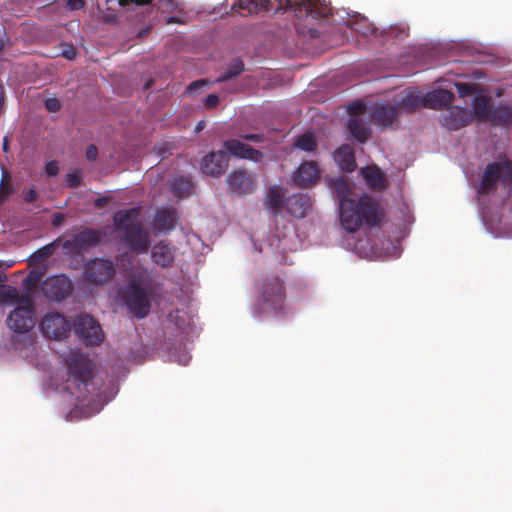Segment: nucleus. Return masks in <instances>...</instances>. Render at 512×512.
<instances>
[{
  "mask_svg": "<svg viewBox=\"0 0 512 512\" xmlns=\"http://www.w3.org/2000/svg\"><path fill=\"white\" fill-rule=\"evenodd\" d=\"M335 189L339 200L340 222L348 233L358 231L362 225H380L384 212L377 200L366 194L356 198L350 196L349 186L344 180L338 181Z\"/></svg>",
  "mask_w": 512,
  "mask_h": 512,
  "instance_id": "obj_1",
  "label": "nucleus"
},
{
  "mask_svg": "<svg viewBox=\"0 0 512 512\" xmlns=\"http://www.w3.org/2000/svg\"><path fill=\"white\" fill-rule=\"evenodd\" d=\"M286 299L284 280L274 274L265 275L257 284V301L254 312L258 316H279L284 313Z\"/></svg>",
  "mask_w": 512,
  "mask_h": 512,
  "instance_id": "obj_2",
  "label": "nucleus"
},
{
  "mask_svg": "<svg viewBox=\"0 0 512 512\" xmlns=\"http://www.w3.org/2000/svg\"><path fill=\"white\" fill-rule=\"evenodd\" d=\"M224 147L226 151L210 152L203 157L201 171L204 174L215 177L224 174L228 168V153L235 157L255 162H259L263 157L259 150L237 139L226 140Z\"/></svg>",
  "mask_w": 512,
  "mask_h": 512,
  "instance_id": "obj_3",
  "label": "nucleus"
},
{
  "mask_svg": "<svg viewBox=\"0 0 512 512\" xmlns=\"http://www.w3.org/2000/svg\"><path fill=\"white\" fill-rule=\"evenodd\" d=\"M139 216L138 208L118 210L114 213L113 221L117 231H123L122 241L132 251L142 254L149 249V234L141 223L136 222Z\"/></svg>",
  "mask_w": 512,
  "mask_h": 512,
  "instance_id": "obj_4",
  "label": "nucleus"
},
{
  "mask_svg": "<svg viewBox=\"0 0 512 512\" xmlns=\"http://www.w3.org/2000/svg\"><path fill=\"white\" fill-rule=\"evenodd\" d=\"M152 289L150 284H142L137 279H131L121 289V297L128 310L139 319L145 318L151 308L150 296Z\"/></svg>",
  "mask_w": 512,
  "mask_h": 512,
  "instance_id": "obj_5",
  "label": "nucleus"
},
{
  "mask_svg": "<svg viewBox=\"0 0 512 512\" xmlns=\"http://www.w3.org/2000/svg\"><path fill=\"white\" fill-rule=\"evenodd\" d=\"M68 370V382L72 383L78 393V397H86L88 385L93 379V364L87 355L79 351L71 352L66 358Z\"/></svg>",
  "mask_w": 512,
  "mask_h": 512,
  "instance_id": "obj_6",
  "label": "nucleus"
},
{
  "mask_svg": "<svg viewBox=\"0 0 512 512\" xmlns=\"http://www.w3.org/2000/svg\"><path fill=\"white\" fill-rule=\"evenodd\" d=\"M500 181H512V160L508 158L486 165L477 189L478 194L491 195L495 193Z\"/></svg>",
  "mask_w": 512,
  "mask_h": 512,
  "instance_id": "obj_7",
  "label": "nucleus"
},
{
  "mask_svg": "<svg viewBox=\"0 0 512 512\" xmlns=\"http://www.w3.org/2000/svg\"><path fill=\"white\" fill-rule=\"evenodd\" d=\"M116 275V265L110 259L95 257L83 265L82 281L86 284L103 286L110 283Z\"/></svg>",
  "mask_w": 512,
  "mask_h": 512,
  "instance_id": "obj_8",
  "label": "nucleus"
},
{
  "mask_svg": "<svg viewBox=\"0 0 512 512\" xmlns=\"http://www.w3.org/2000/svg\"><path fill=\"white\" fill-rule=\"evenodd\" d=\"M294 12L297 18H323L331 13V8L322 3L320 0H279L275 13L284 12L286 10Z\"/></svg>",
  "mask_w": 512,
  "mask_h": 512,
  "instance_id": "obj_9",
  "label": "nucleus"
},
{
  "mask_svg": "<svg viewBox=\"0 0 512 512\" xmlns=\"http://www.w3.org/2000/svg\"><path fill=\"white\" fill-rule=\"evenodd\" d=\"M74 331L86 346H99L105 338L99 322L88 314L76 317Z\"/></svg>",
  "mask_w": 512,
  "mask_h": 512,
  "instance_id": "obj_10",
  "label": "nucleus"
},
{
  "mask_svg": "<svg viewBox=\"0 0 512 512\" xmlns=\"http://www.w3.org/2000/svg\"><path fill=\"white\" fill-rule=\"evenodd\" d=\"M35 308L33 300L23 299L22 304L15 307L7 318L8 327L16 333H26L30 331L36 322Z\"/></svg>",
  "mask_w": 512,
  "mask_h": 512,
  "instance_id": "obj_11",
  "label": "nucleus"
},
{
  "mask_svg": "<svg viewBox=\"0 0 512 512\" xmlns=\"http://www.w3.org/2000/svg\"><path fill=\"white\" fill-rule=\"evenodd\" d=\"M102 237L103 234L100 230L84 228L65 240L63 242V249L69 254L80 255L98 246Z\"/></svg>",
  "mask_w": 512,
  "mask_h": 512,
  "instance_id": "obj_12",
  "label": "nucleus"
},
{
  "mask_svg": "<svg viewBox=\"0 0 512 512\" xmlns=\"http://www.w3.org/2000/svg\"><path fill=\"white\" fill-rule=\"evenodd\" d=\"M493 106L490 97L486 95H476L472 104L473 114L470 110L462 108L457 109L454 115L456 118L460 119L463 125H468L473 116L479 120H489Z\"/></svg>",
  "mask_w": 512,
  "mask_h": 512,
  "instance_id": "obj_13",
  "label": "nucleus"
},
{
  "mask_svg": "<svg viewBox=\"0 0 512 512\" xmlns=\"http://www.w3.org/2000/svg\"><path fill=\"white\" fill-rule=\"evenodd\" d=\"M73 290L71 280L61 274L48 277L42 284L44 295L50 300L62 301L67 298Z\"/></svg>",
  "mask_w": 512,
  "mask_h": 512,
  "instance_id": "obj_14",
  "label": "nucleus"
},
{
  "mask_svg": "<svg viewBox=\"0 0 512 512\" xmlns=\"http://www.w3.org/2000/svg\"><path fill=\"white\" fill-rule=\"evenodd\" d=\"M41 330L48 338L63 339L70 331V324L60 313H47L41 321Z\"/></svg>",
  "mask_w": 512,
  "mask_h": 512,
  "instance_id": "obj_15",
  "label": "nucleus"
},
{
  "mask_svg": "<svg viewBox=\"0 0 512 512\" xmlns=\"http://www.w3.org/2000/svg\"><path fill=\"white\" fill-rule=\"evenodd\" d=\"M227 183L231 192L238 195L250 194L255 190V178L244 169L232 171L227 177Z\"/></svg>",
  "mask_w": 512,
  "mask_h": 512,
  "instance_id": "obj_16",
  "label": "nucleus"
},
{
  "mask_svg": "<svg viewBox=\"0 0 512 512\" xmlns=\"http://www.w3.org/2000/svg\"><path fill=\"white\" fill-rule=\"evenodd\" d=\"M371 123L387 128L391 126L398 115V108L388 103H377L368 112Z\"/></svg>",
  "mask_w": 512,
  "mask_h": 512,
  "instance_id": "obj_17",
  "label": "nucleus"
},
{
  "mask_svg": "<svg viewBox=\"0 0 512 512\" xmlns=\"http://www.w3.org/2000/svg\"><path fill=\"white\" fill-rule=\"evenodd\" d=\"M319 178L318 165L314 161L302 163L293 173L292 181L300 188H309Z\"/></svg>",
  "mask_w": 512,
  "mask_h": 512,
  "instance_id": "obj_18",
  "label": "nucleus"
},
{
  "mask_svg": "<svg viewBox=\"0 0 512 512\" xmlns=\"http://www.w3.org/2000/svg\"><path fill=\"white\" fill-rule=\"evenodd\" d=\"M265 206L266 209L271 212L275 222H277L278 217L283 216L285 199L283 198V190L279 185H271L268 187L265 196Z\"/></svg>",
  "mask_w": 512,
  "mask_h": 512,
  "instance_id": "obj_19",
  "label": "nucleus"
},
{
  "mask_svg": "<svg viewBox=\"0 0 512 512\" xmlns=\"http://www.w3.org/2000/svg\"><path fill=\"white\" fill-rule=\"evenodd\" d=\"M309 208L310 198L306 194L297 193L285 199V210L293 217H305Z\"/></svg>",
  "mask_w": 512,
  "mask_h": 512,
  "instance_id": "obj_20",
  "label": "nucleus"
},
{
  "mask_svg": "<svg viewBox=\"0 0 512 512\" xmlns=\"http://www.w3.org/2000/svg\"><path fill=\"white\" fill-rule=\"evenodd\" d=\"M333 159L343 172L351 173L356 167L354 150L349 144H343L336 149Z\"/></svg>",
  "mask_w": 512,
  "mask_h": 512,
  "instance_id": "obj_21",
  "label": "nucleus"
},
{
  "mask_svg": "<svg viewBox=\"0 0 512 512\" xmlns=\"http://www.w3.org/2000/svg\"><path fill=\"white\" fill-rule=\"evenodd\" d=\"M178 215L175 209H159L153 219V227L159 232L172 231L177 223Z\"/></svg>",
  "mask_w": 512,
  "mask_h": 512,
  "instance_id": "obj_22",
  "label": "nucleus"
},
{
  "mask_svg": "<svg viewBox=\"0 0 512 512\" xmlns=\"http://www.w3.org/2000/svg\"><path fill=\"white\" fill-rule=\"evenodd\" d=\"M151 257L157 265L166 268L174 261V250L165 241H160L153 247Z\"/></svg>",
  "mask_w": 512,
  "mask_h": 512,
  "instance_id": "obj_23",
  "label": "nucleus"
},
{
  "mask_svg": "<svg viewBox=\"0 0 512 512\" xmlns=\"http://www.w3.org/2000/svg\"><path fill=\"white\" fill-rule=\"evenodd\" d=\"M348 113L349 119L345 128H365L363 117L367 114V106L363 101L357 100L351 103L348 106Z\"/></svg>",
  "mask_w": 512,
  "mask_h": 512,
  "instance_id": "obj_24",
  "label": "nucleus"
},
{
  "mask_svg": "<svg viewBox=\"0 0 512 512\" xmlns=\"http://www.w3.org/2000/svg\"><path fill=\"white\" fill-rule=\"evenodd\" d=\"M453 94L446 89H436L428 92L425 97V107L439 109L451 102Z\"/></svg>",
  "mask_w": 512,
  "mask_h": 512,
  "instance_id": "obj_25",
  "label": "nucleus"
},
{
  "mask_svg": "<svg viewBox=\"0 0 512 512\" xmlns=\"http://www.w3.org/2000/svg\"><path fill=\"white\" fill-rule=\"evenodd\" d=\"M362 176L372 189L383 190L386 188V180L379 167L367 166L363 168Z\"/></svg>",
  "mask_w": 512,
  "mask_h": 512,
  "instance_id": "obj_26",
  "label": "nucleus"
},
{
  "mask_svg": "<svg viewBox=\"0 0 512 512\" xmlns=\"http://www.w3.org/2000/svg\"><path fill=\"white\" fill-rule=\"evenodd\" d=\"M346 25L353 31L364 36L373 34L375 31L373 24L368 20V18L361 16L360 14L349 15Z\"/></svg>",
  "mask_w": 512,
  "mask_h": 512,
  "instance_id": "obj_27",
  "label": "nucleus"
},
{
  "mask_svg": "<svg viewBox=\"0 0 512 512\" xmlns=\"http://www.w3.org/2000/svg\"><path fill=\"white\" fill-rule=\"evenodd\" d=\"M23 299H31L29 294H19L16 287L10 285H0V304H22Z\"/></svg>",
  "mask_w": 512,
  "mask_h": 512,
  "instance_id": "obj_28",
  "label": "nucleus"
},
{
  "mask_svg": "<svg viewBox=\"0 0 512 512\" xmlns=\"http://www.w3.org/2000/svg\"><path fill=\"white\" fill-rule=\"evenodd\" d=\"M271 6L270 0H238L232 5L234 11L247 10L248 13L268 11Z\"/></svg>",
  "mask_w": 512,
  "mask_h": 512,
  "instance_id": "obj_29",
  "label": "nucleus"
},
{
  "mask_svg": "<svg viewBox=\"0 0 512 512\" xmlns=\"http://www.w3.org/2000/svg\"><path fill=\"white\" fill-rule=\"evenodd\" d=\"M170 189L174 196L182 199L192 194L193 185L189 179L180 177L173 180Z\"/></svg>",
  "mask_w": 512,
  "mask_h": 512,
  "instance_id": "obj_30",
  "label": "nucleus"
},
{
  "mask_svg": "<svg viewBox=\"0 0 512 512\" xmlns=\"http://www.w3.org/2000/svg\"><path fill=\"white\" fill-rule=\"evenodd\" d=\"M489 121L503 125L512 124V108L503 105L493 106Z\"/></svg>",
  "mask_w": 512,
  "mask_h": 512,
  "instance_id": "obj_31",
  "label": "nucleus"
},
{
  "mask_svg": "<svg viewBox=\"0 0 512 512\" xmlns=\"http://www.w3.org/2000/svg\"><path fill=\"white\" fill-rule=\"evenodd\" d=\"M420 106H425L424 97H420L413 93H407L399 101V108L407 112L415 111Z\"/></svg>",
  "mask_w": 512,
  "mask_h": 512,
  "instance_id": "obj_32",
  "label": "nucleus"
},
{
  "mask_svg": "<svg viewBox=\"0 0 512 512\" xmlns=\"http://www.w3.org/2000/svg\"><path fill=\"white\" fill-rule=\"evenodd\" d=\"M244 71V64L240 59L233 61L226 71L218 77V82L228 81L234 77H237Z\"/></svg>",
  "mask_w": 512,
  "mask_h": 512,
  "instance_id": "obj_33",
  "label": "nucleus"
},
{
  "mask_svg": "<svg viewBox=\"0 0 512 512\" xmlns=\"http://www.w3.org/2000/svg\"><path fill=\"white\" fill-rule=\"evenodd\" d=\"M295 147L306 152H312L317 148V142L311 133H305L296 139Z\"/></svg>",
  "mask_w": 512,
  "mask_h": 512,
  "instance_id": "obj_34",
  "label": "nucleus"
},
{
  "mask_svg": "<svg viewBox=\"0 0 512 512\" xmlns=\"http://www.w3.org/2000/svg\"><path fill=\"white\" fill-rule=\"evenodd\" d=\"M54 246L53 244H48L43 246L34 252L31 256L35 261H42L49 258L53 254Z\"/></svg>",
  "mask_w": 512,
  "mask_h": 512,
  "instance_id": "obj_35",
  "label": "nucleus"
},
{
  "mask_svg": "<svg viewBox=\"0 0 512 512\" xmlns=\"http://www.w3.org/2000/svg\"><path fill=\"white\" fill-rule=\"evenodd\" d=\"M456 89L460 97H467L472 95L476 91V84L472 83H457Z\"/></svg>",
  "mask_w": 512,
  "mask_h": 512,
  "instance_id": "obj_36",
  "label": "nucleus"
},
{
  "mask_svg": "<svg viewBox=\"0 0 512 512\" xmlns=\"http://www.w3.org/2000/svg\"><path fill=\"white\" fill-rule=\"evenodd\" d=\"M161 12H173L177 8L176 0H158L154 5Z\"/></svg>",
  "mask_w": 512,
  "mask_h": 512,
  "instance_id": "obj_37",
  "label": "nucleus"
},
{
  "mask_svg": "<svg viewBox=\"0 0 512 512\" xmlns=\"http://www.w3.org/2000/svg\"><path fill=\"white\" fill-rule=\"evenodd\" d=\"M353 138H355L359 143H365L367 140L371 138V130H350Z\"/></svg>",
  "mask_w": 512,
  "mask_h": 512,
  "instance_id": "obj_38",
  "label": "nucleus"
},
{
  "mask_svg": "<svg viewBox=\"0 0 512 512\" xmlns=\"http://www.w3.org/2000/svg\"><path fill=\"white\" fill-rule=\"evenodd\" d=\"M45 108L49 112H57L61 108V102L56 97L48 98L45 100Z\"/></svg>",
  "mask_w": 512,
  "mask_h": 512,
  "instance_id": "obj_39",
  "label": "nucleus"
},
{
  "mask_svg": "<svg viewBox=\"0 0 512 512\" xmlns=\"http://www.w3.org/2000/svg\"><path fill=\"white\" fill-rule=\"evenodd\" d=\"M131 4L136 6L150 5L152 0H118V5L121 7H129Z\"/></svg>",
  "mask_w": 512,
  "mask_h": 512,
  "instance_id": "obj_40",
  "label": "nucleus"
},
{
  "mask_svg": "<svg viewBox=\"0 0 512 512\" xmlns=\"http://www.w3.org/2000/svg\"><path fill=\"white\" fill-rule=\"evenodd\" d=\"M67 185L71 188H77L81 184V177L77 173H68L66 175Z\"/></svg>",
  "mask_w": 512,
  "mask_h": 512,
  "instance_id": "obj_41",
  "label": "nucleus"
},
{
  "mask_svg": "<svg viewBox=\"0 0 512 512\" xmlns=\"http://www.w3.org/2000/svg\"><path fill=\"white\" fill-rule=\"evenodd\" d=\"M61 54L64 58L68 60H74L77 56L76 49L72 44H65Z\"/></svg>",
  "mask_w": 512,
  "mask_h": 512,
  "instance_id": "obj_42",
  "label": "nucleus"
},
{
  "mask_svg": "<svg viewBox=\"0 0 512 512\" xmlns=\"http://www.w3.org/2000/svg\"><path fill=\"white\" fill-rule=\"evenodd\" d=\"M85 5V0H66V7L71 11L83 9Z\"/></svg>",
  "mask_w": 512,
  "mask_h": 512,
  "instance_id": "obj_43",
  "label": "nucleus"
},
{
  "mask_svg": "<svg viewBox=\"0 0 512 512\" xmlns=\"http://www.w3.org/2000/svg\"><path fill=\"white\" fill-rule=\"evenodd\" d=\"M45 172L49 176H56L59 172V167L56 161L52 160L46 163Z\"/></svg>",
  "mask_w": 512,
  "mask_h": 512,
  "instance_id": "obj_44",
  "label": "nucleus"
},
{
  "mask_svg": "<svg viewBox=\"0 0 512 512\" xmlns=\"http://www.w3.org/2000/svg\"><path fill=\"white\" fill-rule=\"evenodd\" d=\"M219 102V97L217 94H209L206 96L204 100V105L206 108H214Z\"/></svg>",
  "mask_w": 512,
  "mask_h": 512,
  "instance_id": "obj_45",
  "label": "nucleus"
},
{
  "mask_svg": "<svg viewBox=\"0 0 512 512\" xmlns=\"http://www.w3.org/2000/svg\"><path fill=\"white\" fill-rule=\"evenodd\" d=\"M98 155V149L94 144L89 145L86 148L85 156L89 161H95Z\"/></svg>",
  "mask_w": 512,
  "mask_h": 512,
  "instance_id": "obj_46",
  "label": "nucleus"
},
{
  "mask_svg": "<svg viewBox=\"0 0 512 512\" xmlns=\"http://www.w3.org/2000/svg\"><path fill=\"white\" fill-rule=\"evenodd\" d=\"M37 197V191L33 188H30L24 193L23 200L27 203H33L37 200Z\"/></svg>",
  "mask_w": 512,
  "mask_h": 512,
  "instance_id": "obj_47",
  "label": "nucleus"
},
{
  "mask_svg": "<svg viewBox=\"0 0 512 512\" xmlns=\"http://www.w3.org/2000/svg\"><path fill=\"white\" fill-rule=\"evenodd\" d=\"M204 85H206V82L204 80H196L188 85L187 90L192 93L197 89L203 87Z\"/></svg>",
  "mask_w": 512,
  "mask_h": 512,
  "instance_id": "obj_48",
  "label": "nucleus"
},
{
  "mask_svg": "<svg viewBox=\"0 0 512 512\" xmlns=\"http://www.w3.org/2000/svg\"><path fill=\"white\" fill-rule=\"evenodd\" d=\"M5 104V89L3 84L0 82V112L2 111Z\"/></svg>",
  "mask_w": 512,
  "mask_h": 512,
  "instance_id": "obj_49",
  "label": "nucleus"
},
{
  "mask_svg": "<svg viewBox=\"0 0 512 512\" xmlns=\"http://www.w3.org/2000/svg\"><path fill=\"white\" fill-rule=\"evenodd\" d=\"M108 202L107 197H99L95 200L94 206L96 208H102Z\"/></svg>",
  "mask_w": 512,
  "mask_h": 512,
  "instance_id": "obj_50",
  "label": "nucleus"
},
{
  "mask_svg": "<svg viewBox=\"0 0 512 512\" xmlns=\"http://www.w3.org/2000/svg\"><path fill=\"white\" fill-rule=\"evenodd\" d=\"M157 153L159 156H161V158H165L166 154H170L169 149L166 147H159L157 149Z\"/></svg>",
  "mask_w": 512,
  "mask_h": 512,
  "instance_id": "obj_51",
  "label": "nucleus"
},
{
  "mask_svg": "<svg viewBox=\"0 0 512 512\" xmlns=\"http://www.w3.org/2000/svg\"><path fill=\"white\" fill-rule=\"evenodd\" d=\"M243 137L246 140H252V141H258L260 139V136L256 135V134H249V135H245Z\"/></svg>",
  "mask_w": 512,
  "mask_h": 512,
  "instance_id": "obj_52",
  "label": "nucleus"
},
{
  "mask_svg": "<svg viewBox=\"0 0 512 512\" xmlns=\"http://www.w3.org/2000/svg\"><path fill=\"white\" fill-rule=\"evenodd\" d=\"M8 145H9V139H8V136H5L3 138V149H4V151L8 150Z\"/></svg>",
  "mask_w": 512,
  "mask_h": 512,
  "instance_id": "obj_53",
  "label": "nucleus"
},
{
  "mask_svg": "<svg viewBox=\"0 0 512 512\" xmlns=\"http://www.w3.org/2000/svg\"><path fill=\"white\" fill-rule=\"evenodd\" d=\"M195 128H205V122L204 121H199L197 123V125L195 126Z\"/></svg>",
  "mask_w": 512,
  "mask_h": 512,
  "instance_id": "obj_54",
  "label": "nucleus"
},
{
  "mask_svg": "<svg viewBox=\"0 0 512 512\" xmlns=\"http://www.w3.org/2000/svg\"><path fill=\"white\" fill-rule=\"evenodd\" d=\"M3 49H4V41L2 38H0V53L2 52Z\"/></svg>",
  "mask_w": 512,
  "mask_h": 512,
  "instance_id": "obj_55",
  "label": "nucleus"
},
{
  "mask_svg": "<svg viewBox=\"0 0 512 512\" xmlns=\"http://www.w3.org/2000/svg\"><path fill=\"white\" fill-rule=\"evenodd\" d=\"M116 19H117V17H116L115 15H113V16H109V17H108V20H110V21H114V20H116Z\"/></svg>",
  "mask_w": 512,
  "mask_h": 512,
  "instance_id": "obj_56",
  "label": "nucleus"
},
{
  "mask_svg": "<svg viewBox=\"0 0 512 512\" xmlns=\"http://www.w3.org/2000/svg\"><path fill=\"white\" fill-rule=\"evenodd\" d=\"M5 190H6V193L9 194L10 193V186L7 185Z\"/></svg>",
  "mask_w": 512,
  "mask_h": 512,
  "instance_id": "obj_57",
  "label": "nucleus"
},
{
  "mask_svg": "<svg viewBox=\"0 0 512 512\" xmlns=\"http://www.w3.org/2000/svg\"><path fill=\"white\" fill-rule=\"evenodd\" d=\"M113 0H106V3L109 4L110 2H112Z\"/></svg>",
  "mask_w": 512,
  "mask_h": 512,
  "instance_id": "obj_58",
  "label": "nucleus"
}]
</instances>
